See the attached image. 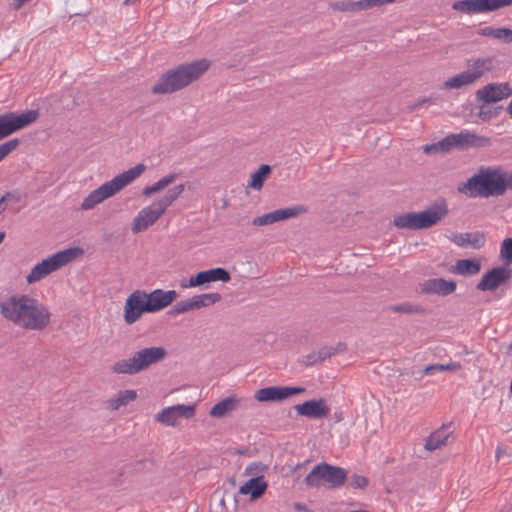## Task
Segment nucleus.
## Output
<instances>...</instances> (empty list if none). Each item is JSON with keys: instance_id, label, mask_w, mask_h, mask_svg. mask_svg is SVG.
<instances>
[{"instance_id": "nucleus-1", "label": "nucleus", "mask_w": 512, "mask_h": 512, "mask_svg": "<svg viewBox=\"0 0 512 512\" xmlns=\"http://www.w3.org/2000/svg\"><path fill=\"white\" fill-rule=\"evenodd\" d=\"M2 316L23 329L42 331L51 322L49 309L28 295H13L0 303Z\"/></svg>"}, {"instance_id": "nucleus-2", "label": "nucleus", "mask_w": 512, "mask_h": 512, "mask_svg": "<svg viewBox=\"0 0 512 512\" xmlns=\"http://www.w3.org/2000/svg\"><path fill=\"white\" fill-rule=\"evenodd\" d=\"M457 190L470 198L502 196L512 190V172L501 167L481 166L477 173L461 183Z\"/></svg>"}, {"instance_id": "nucleus-3", "label": "nucleus", "mask_w": 512, "mask_h": 512, "mask_svg": "<svg viewBox=\"0 0 512 512\" xmlns=\"http://www.w3.org/2000/svg\"><path fill=\"white\" fill-rule=\"evenodd\" d=\"M209 67L210 61L205 58L180 64L163 73L158 82L152 86L151 92L157 95L179 91L197 81Z\"/></svg>"}, {"instance_id": "nucleus-4", "label": "nucleus", "mask_w": 512, "mask_h": 512, "mask_svg": "<svg viewBox=\"0 0 512 512\" xmlns=\"http://www.w3.org/2000/svg\"><path fill=\"white\" fill-rule=\"evenodd\" d=\"M448 213L446 200L440 198L422 211L406 212L394 216L393 225L398 229L423 230L439 224Z\"/></svg>"}, {"instance_id": "nucleus-5", "label": "nucleus", "mask_w": 512, "mask_h": 512, "mask_svg": "<svg viewBox=\"0 0 512 512\" xmlns=\"http://www.w3.org/2000/svg\"><path fill=\"white\" fill-rule=\"evenodd\" d=\"M145 169V165L140 163L130 168L129 170L116 175L110 181L105 182L100 187L90 192L89 195L84 198L81 204V209H93L97 204L114 196L117 192L138 178L145 171Z\"/></svg>"}, {"instance_id": "nucleus-6", "label": "nucleus", "mask_w": 512, "mask_h": 512, "mask_svg": "<svg viewBox=\"0 0 512 512\" xmlns=\"http://www.w3.org/2000/svg\"><path fill=\"white\" fill-rule=\"evenodd\" d=\"M166 355L167 351L161 346L145 347L133 353L130 358L116 361L110 370L115 374L135 375L160 363Z\"/></svg>"}, {"instance_id": "nucleus-7", "label": "nucleus", "mask_w": 512, "mask_h": 512, "mask_svg": "<svg viewBox=\"0 0 512 512\" xmlns=\"http://www.w3.org/2000/svg\"><path fill=\"white\" fill-rule=\"evenodd\" d=\"M346 478L347 471L344 468L323 462L307 474L304 482L310 487L326 486L329 489H337L344 485Z\"/></svg>"}, {"instance_id": "nucleus-8", "label": "nucleus", "mask_w": 512, "mask_h": 512, "mask_svg": "<svg viewBox=\"0 0 512 512\" xmlns=\"http://www.w3.org/2000/svg\"><path fill=\"white\" fill-rule=\"evenodd\" d=\"M76 255V249L59 251L36 264L26 277L28 284L35 283L68 264Z\"/></svg>"}, {"instance_id": "nucleus-9", "label": "nucleus", "mask_w": 512, "mask_h": 512, "mask_svg": "<svg viewBox=\"0 0 512 512\" xmlns=\"http://www.w3.org/2000/svg\"><path fill=\"white\" fill-rule=\"evenodd\" d=\"M39 117L38 110H26L22 113L6 112L0 115V140L31 125Z\"/></svg>"}, {"instance_id": "nucleus-10", "label": "nucleus", "mask_w": 512, "mask_h": 512, "mask_svg": "<svg viewBox=\"0 0 512 512\" xmlns=\"http://www.w3.org/2000/svg\"><path fill=\"white\" fill-rule=\"evenodd\" d=\"M39 117L38 110H26L22 113L6 112L0 115V140L31 125Z\"/></svg>"}, {"instance_id": "nucleus-11", "label": "nucleus", "mask_w": 512, "mask_h": 512, "mask_svg": "<svg viewBox=\"0 0 512 512\" xmlns=\"http://www.w3.org/2000/svg\"><path fill=\"white\" fill-rule=\"evenodd\" d=\"M512 0H458L452 5L455 11L466 14L488 13L511 6Z\"/></svg>"}, {"instance_id": "nucleus-12", "label": "nucleus", "mask_w": 512, "mask_h": 512, "mask_svg": "<svg viewBox=\"0 0 512 512\" xmlns=\"http://www.w3.org/2000/svg\"><path fill=\"white\" fill-rule=\"evenodd\" d=\"M143 313H149L146 292L135 290L126 299L124 306V321L131 325L138 321Z\"/></svg>"}, {"instance_id": "nucleus-13", "label": "nucleus", "mask_w": 512, "mask_h": 512, "mask_svg": "<svg viewBox=\"0 0 512 512\" xmlns=\"http://www.w3.org/2000/svg\"><path fill=\"white\" fill-rule=\"evenodd\" d=\"M219 293H205L195 295L191 299L183 300L176 303L172 309L168 311V315L176 316L182 313H186L192 310H198L203 307H208L221 300Z\"/></svg>"}, {"instance_id": "nucleus-14", "label": "nucleus", "mask_w": 512, "mask_h": 512, "mask_svg": "<svg viewBox=\"0 0 512 512\" xmlns=\"http://www.w3.org/2000/svg\"><path fill=\"white\" fill-rule=\"evenodd\" d=\"M308 209L304 205H295L283 209L274 210L264 215L255 217L252 221L254 226H266L274 224L279 221L297 218L303 214H306Z\"/></svg>"}, {"instance_id": "nucleus-15", "label": "nucleus", "mask_w": 512, "mask_h": 512, "mask_svg": "<svg viewBox=\"0 0 512 512\" xmlns=\"http://www.w3.org/2000/svg\"><path fill=\"white\" fill-rule=\"evenodd\" d=\"M305 391L304 387L270 386L257 390L254 397L259 402H279Z\"/></svg>"}, {"instance_id": "nucleus-16", "label": "nucleus", "mask_w": 512, "mask_h": 512, "mask_svg": "<svg viewBox=\"0 0 512 512\" xmlns=\"http://www.w3.org/2000/svg\"><path fill=\"white\" fill-rule=\"evenodd\" d=\"M165 210L156 202L144 207L133 219L131 230L134 234L147 230L153 225L163 214Z\"/></svg>"}, {"instance_id": "nucleus-17", "label": "nucleus", "mask_w": 512, "mask_h": 512, "mask_svg": "<svg viewBox=\"0 0 512 512\" xmlns=\"http://www.w3.org/2000/svg\"><path fill=\"white\" fill-rule=\"evenodd\" d=\"M196 405L177 404L162 409L155 417L156 421L166 426H175L177 419H191L195 416Z\"/></svg>"}, {"instance_id": "nucleus-18", "label": "nucleus", "mask_w": 512, "mask_h": 512, "mask_svg": "<svg viewBox=\"0 0 512 512\" xmlns=\"http://www.w3.org/2000/svg\"><path fill=\"white\" fill-rule=\"evenodd\" d=\"M512 277V271L504 266H498L482 276L477 283L476 289L479 291H493L502 284L506 283Z\"/></svg>"}, {"instance_id": "nucleus-19", "label": "nucleus", "mask_w": 512, "mask_h": 512, "mask_svg": "<svg viewBox=\"0 0 512 512\" xmlns=\"http://www.w3.org/2000/svg\"><path fill=\"white\" fill-rule=\"evenodd\" d=\"M512 95V89L508 83H489L476 92L478 100L490 104L506 99Z\"/></svg>"}, {"instance_id": "nucleus-20", "label": "nucleus", "mask_w": 512, "mask_h": 512, "mask_svg": "<svg viewBox=\"0 0 512 512\" xmlns=\"http://www.w3.org/2000/svg\"><path fill=\"white\" fill-rule=\"evenodd\" d=\"M298 415L305 416L311 419H323L330 413V408L326 405L323 398L305 401L302 404L294 406Z\"/></svg>"}, {"instance_id": "nucleus-21", "label": "nucleus", "mask_w": 512, "mask_h": 512, "mask_svg": "<svg viewBox=\"0 0 512 512\" xmlns=\"http://www.w3.org/2000/svg\"><path fill=\"white\" fill-rule=\"evenodd\" d=\"M177 297L178 293L175 290L155 289L150 293L146 292L149 313H155L168 307Z\"/></svg>"}, {"instance_id": "nucleus-22", "label": "nucleus", "mask_w": 512, "mask_h": 512, "mask_svg": "<svg viewBox=\"0 0 512 512\" xmlns=\"http://www.w3.org/2000/svg\"><path fill=\"white\" fill-rule=\"evenodd\" d=\"M456 290V282L444 278H433L426 280L421 285V291L425 294H438L447 296Z\"/></svg>"}, {"instance_id": "nucleus-23", "label": "nucleus", "mask_w": 512, "mask_h": 512, "mask_svg": "<svg viewBox=\"0 0 512 512\" xmlns=\"http://www.w3.org/2000/svg\"><path fill=\"white\" fill-rule=\"evenodd\" d=\"M450 240L459 247H471L473 249H480L486 243L485 234L479 231L474 233H456Z\"/></svg>"}, {"instance_id": "nucleus-24", "label": "nucleus", "mask_w": 512, "mask_h": 512, "mask_svg": "<svg viewBox=\"0 0 512 512\" xmlns=\"http://www.w3.org/2000/svg\"><path fill=\"white\" fill-rule=\"evenodd\" d=\"M457 148L465 149L468 147H486L490 145V139L470 131H462L455 134Z\"/></svg>"}, {"instance_id": "nucleus-25", "label": "nucleus", "mask_w": 512, "mask_h": 512, "mask_svg": "<svg viewBox=\"0 0 512 512\" xmlns=\"http://www.w3.org/2000/svg\"><path fill=\"white\" fill-rule=\"evenodd\" d=\"M495 63V57L471 59L468 61V71L476 81L481 78L484 73L492 71L495 68Z\"/></svg>"}, {"instance_id": "nucleus-26", "label": "nucleus", "mask_w": 512, "mask_h": 512, "mask_svg": "<svg viewBox=\"0 0 512 512\" xmlns=\"http://www.w3.org/2000/svg\"><path fill=\"white\" fill-rule=\"evenodd\" d=\"M267 489V483L263 480L262 476H256L245 482L239 489L242 495H250L251 499L255 500L261 497Z\"/></svg>"}, {"instance_id": "nucleus-27", "label": "nucleus", "mask_w": 512, "mask_h": 512, "mask_svg": "<svg viewBox=\"0 0 512 512\" xmlns=\"http://www.w3.org/2000/svg\"><path fill=\"white\" fill-rule=\"evenodd\" d=\"M451 434L452 432L448 431V426L442 425L426 439L424 448L428 451H434L445 446Z\"/></svg>"}, {"instance_id": "nucleus-28", "label": "nucleus", "mask_w": 512, "mask_h": 512, "mask_svg": "<svg viewBox=\"0 0 512 512\" xmlns=\"http://www.w3.org/2000/svg\"><path fill=\"white\" fill-rule=\"evenodd\" d=\"M481 270V261L479 259H460L456 261L452 268V273L462 276L476 275Z\"/></svg>"}, {"instance_id": "nucleus-29", "label": "nucleus", "mask_w": 512, "mask_h": 512, "mask_svg": "<svg viewBox=\"0 0 512 512\" xmlns=\"http://www.w3.org/2000/svg\"><path fill=\"white\" fill-rule=\"evenodd\" d=\"M136 398L137 393L135 390H121L114 397L106 401V408L110 411H116Z\"/></svg>"}, {"instance_id": "nucleus-30", "label": "nucleus", "mask_w": 512, "mask_h": 512, "mask_svg": "<svg viewBox=\"0 0 512 512\" xmlns=\"http://www.w3.org/2000/svg\"><path fill=\"white\" fill-rule=\"evenodd\" d=\"M238 399L235 397H227L216 403L209 412L213 418H223L237 408Z\"/></svg>"}, {"instance_id": "nucleus-31", "label": "nucleus", "mask_w": 512, "mask_h": 512, "mask_svg": "<svg viewBox=\"0 0 512 512\" xmlns=\"http://www.w3.org/2000/svg\"><path fill=\"white\" fill-rule=\"evenodd\" d=\"M474 82V77H472L467 69L466 71H463L462 73H459L445 81L444 87L446 89H458L463 86L473 84Z\"/></svg>"}, {"instance_id": "nucleus-32", "label": "nucleus", "mask_w": 512, "mask_h": 512, "mask_svg": "<svg viewBox=\"0 0 512 512\" xmlns=\"http://www.w3.org/2000/svg\"><path fill=\"white\" fill-rule=\"evenodd\" d=\"M270 173L271 167L267 164H262L259 169L251 175L248 186L255 190H260Z\"/></svg>"}, {"instance_id": "nucleus-33", "label": "nucleus", "mask_w": 512, "mask_h": 512, "mask_svg": "<svg viewBox=\"0 0 512 512\" xmlns=\"http://www.w3.org/2000/svg\"><path fill=\"white\" fill-rule=\"evenodd\" d=\"M185 184H179L169 189L167 193L160 199L155 200L165 211L172 205L183 193Z\"/></svg>"}, {"instance_id": "nucleus-34", "label": "nucleus", "mask_w": 512, "mask_h": 512, "mask_svg": "<svg viewBox=\"0 0 512 512\" xmlns=\"http://www.w3.org/2000/svg\"><path fill=\"white\" fill-rule=\"evenodd\" d=\"M389 309L395 313H404V314H423L425 313V309L420 305H413L408 302H404L398 305H392Z\"/></svg>"}, {"instance_id": "nucleus-35", "label": "nucleus", "mask_w": 512, "mask_h": 512, "mask_svg": "<svg viewBox=\"0 0 512 512\" xmlns=\"http://www.w3.org/2000/svg\"><path fill=\"white\" fill-rule=\"evenodd\" d=\"M208 283L221 281V282H229L231 280V275L228 270L222 267L212 268L206 270Z\"/></svg>"}, {"instance_id": "nucleus-36", "label": "nucleus", "mask_w": 512, "mask_h": 512, "mask_svg": "<svg viewBox=\"0 0 512 512\" xmlns=\"http://www.w3.org/2000/svg\"><path fill=\"white\" fill-rule=\"evenodd\" d=\"M346 349V345L344 343H338L336 347H322L319 351H317V359L322 363L326 359L330 358L334 354L340 351H344Z\"/></svg>"}, {"instance_id": "nucleus-37", "label": "nucleus", "mask_w": 512, "mask_h": 512, "mask_svg": "<svg viewBox=\"0 0 512 512\" xmlns=\"http://www.w3.org/2000/svg\"><path fill=\"white\" fill-rule=\"evenodd\" d=\"M461 366L459 363H448V364H431L425 367L424 373L427 375L433 374L436 371H454L459 369Z\"/></svg>"}, {"instance_id": "nucleus-38", "label": "nucleus", "mask_w": 512, "mask_h": 512, "mask_svg": "<svg viewBox=\"0 0 512 512\" xmlns=\"http://www.w3.org/2000/svg\"><path fill=\"white\" fill-rule=\"evenodd\" d=\"M500 258L506 265L512 264V238H506L501 244Z\"/></svg>"}, {"instance_id": "nucleus-39", "label": "nucleus", "mask_w": 512, "mask_h": 512, "mask_svg": "<svg viewBox=\"0 0 512 512\" xmlns=\"http://www.w3.org/2000/svg\"><path fill=\"white\" fill-rule=\"evenodd\" d=\"M358 1H340L330 4V8L341 12H354L358 10Z\"/></svg>"}, {"instance_id": "nucleus-40", "label": "nucleus", "mask_w": 512, "mask_h": 512, "mask_svg": "<svg viewBox=\"0 0 512 512\" xmlns=\"http://www.w3.org/2000/svg\"><path fill=\"white\" fill-rule=\"evenodd\" d=\"M208 283L206 270L200 271L194 276L190 277L188 284L181 283L182 288L197 287Z\"/></svg>"}, {"instance_id": "nucleus-41", "label": "nucleus", "mask_w": 512, "mask_h": 512, "mask_svg": "<svg viewBox=\"0 0 512 512\" xmlns=\"http://www.w3.org/2000/svg\"><path fill=\"white\" fill-rule=\"evenodd\" d=\"M19 144L20 140L18 138H14L0 144V162L15 150Z\"/></svg>"}, {"instance_id": "nucleus-42", "label": "nucleus", "mask_w": 512, "mask_h": 512, "mask_svg": "<svg viewBox=\"0 0 512 512\" xmlns=\"http://www.w3.org/2000/svg\"><path fill=\"white\" fill-rule=\"evenodd\" d=\"M438 146L440 147L441 152H448L457 147L455 134H450L441 141H438Z\"/></svg>"}, {"instance_id": "nucleus-43", "label": "nucleus", "mask_w": 512, "mask_h": 512, "mask_svg": "<svg viewBox=\"0 0 512 512\" xmlns=\"http://www.w3.org/2000/svg\"><path fill=\"white\" fill-rule=\"evenodd\" d=\"M368 479L362 475L353 474L351 476L350 485L353 488L365 489L368 486Z\"/></svg>"}, {"instance_id": "nucleus-44", "label": "nucleus", "mask_w": 512, "mask_h": 512, "mask_svg": "<svg viewBox=\"0 0 512 512\" xmlns=\"http://www.w3.org/2000/svg\"><path fill=\"white\" fill-rule=\"evenodd\" d=\"M496 39L500 40L503 43H511L512 29L506 27L497 28Z\"/></svg>"}, {"instance_id": "nucleus-45", "label": "nucleus", "mask_w": 512, "mask_h": 512, "mask_svg": "<svg viewBox=\"0 0 512 512\" xmlns=\"http://www.w3.org/2000/svg\"><path fill=\"white\" fill-rule=\"evenodd\" d=\"M357 5L359 11L380 7L379 0H359Z\"/></svg>"}, {"instance_id": "nucleus-46", "label": "nucleus", "mask_w": 512, "mask_h": 512, "mask_svg": "<svg viewBox=\"0 0 512 512\" xmlns=\"http://www.w3.org/2000/svg\"><path fill=\"white\" fill-rule=\"evenodd\" d=\"M178 175L176 173H169L168 175L160 178L157 182L160 184L162 189L166 188L170 184L174 183Z\"/></svg>"}, {"instance_id": "nucleus-47", "label": "nucleus", "mask_w": 512, "mask_h": 512, "mask_svg": "<svg viewBox=\"0 0 512 512\" xmlns=\"http://www.w3.org/2000/svg\"><path fill=\"white\" fill-rule=\"evenodd\" d=\"M161 190H163V189L160 187V184L158 182H155L153 185L146 186L143 189L142 194L146 197H149L151 195H154V194L160 192Z\"/></svg>"}, {"instance_id": "nucleus-48", "label": "nucleus", "mask_w": 512, "mask_h": 512, "mask_svg": "<svg viewBox=\"0 0 512 512\" xmlns=\"http://www.w3.org/2000/svg\"><path fill=\"white\" fill-rule=\"evenodd\" d=\"M302 363L309 367V366H313L315 364H319L320 361L317 359V353L316 351H313L311 353H309L308 355H306L303 360H302Z\"/></svg>"}, {"instance_id": "nucleus-49", "label": "nucleus", "mask_w": 512, "mask_h": 512, "mask_svg": "<svg viewBox=\"0 0 512 512\" xmlns=\"http://www.w3.org/2000/svg\"><path fill=\"white\" fill-rule=\"evenodd\" d=\"M478 34L485 37H493L496 39L497 28L491 26H485L478 30Z\"/></svg>"}, {"instance_id": "nucleus-50", "label": "nucleus", "mask_w": 512, "mask_h": 512, "mask_svg": "<svg viewBox=\"0 0 512 512\" xmlns=\"http://www.w3.org/2000/svg\"><path fill=\"white\" fill-rule=\"evenodd\" d=\"M262 468H263V466L261 463H253V464L249 465L248 467H246L245 473L247 475L256 477L255 475L258 474L262 470Z\"/></svg>"}, {"instance_id": "nucleus-51", "label": "nucleus", "mask_w": 512, "mask_h": 512, "mask_svg": "<svg viewBox=\"0 0 512 512\" xmlns=\"http://www.w3.org/2000/svg\"><path fill=\"white\" fill-rule=\"evenodd\" d=\"M497 114V111H495V113H493L489 108H487L486 106L482 105L480 107V111H479V117L482 119V120H489L492 116L496 115Z\"/></svg>"}, {"instance_id": "nucleus-52", "label": "nucleus", "mask_w": 512, "mask_h": 512, "mask_svg": "<svg viewBox=\"0 0 512 512\" xmlns=\"http://www.w3.org/2000/svg\"><path fill=\"white\" fill-rule=\"evenodd\" d=\"M423 152L426 154H436L438 152H441L440 147L438 146V142L426 145L423 148Z\"/></svg>"}, {"instance_id": "nucleus-53", "label": "nucleus", "mask_w": 512, "mask_h": 512, "mask_svg": "<svg viewBox=\"0 0 512 512\" xmlns=\"http://www.w3.org/2000/svg\"><path fill=\"white\" fill-rule=\"evenodd\" d=\"M14 195L11 192H6L0 199V213L6 210V205L4 202L10 198H13Z\"/></svg>"}, {"instance_id": "nucleus-54", "label": "nucleus", "mask_w": 512, "mask_h": 512, "mask_svg": "<svg viewBox=\"0 0 512 512\" xmlns=\"http://www.w3.org/2000/svg\"><path fill=\"white\" fill-rule=\"evenodd\" d=\"M293 507L298 512H311L305 504H302L300 502L294 503Z\"/></svg>"}, {"instance_id": "nucleus-55", "label": "nucleus", "mask_w": 512, "mask_h": 512, "mask_svg": "<svg viewBox=\"0 0 512 512\" xmlns=\"http://www.w3.org/2000/svg\"><path fill=\"white\" fill-rule=\"evenodd\" d=\"M437 101L436 97H424L419 99V102L421 103V107L425 104H435Z\"/></svg>"}, {"instance_id": "nucleus-56", "label": "nucleus", "mask_w": 512, "mask_h": 512, "mask_svg": "<svg viewBox=\"0 0 512 512\" xmlns=\"http://www.w3.org/2000/svg\"><path fill=\"white\" fill-rule=\"evenodd\" d=\"M419 108H421V103L419 102V100H417L416 102L408 105V110L411 111V112L415 111V110H417Z\"/></svg>"}, {"instance_id": "nucleus-57", "label": "nucleus", "mask_w": 512, "mask_h": 512, "mask_svg": "<svg viewBox=\"0 0 512 512\" xmlns=\"http://www.w3.org/2000/svg\"><path fill=\"white\" fill-rule=\"evenodd\" d=\"M504 452H505V451H504L502 448L498 447V448L496 449V454H495L496 459H497V460H499V459H500V457L504 454Z\"/></svg>"}, {"instance_id": "nucleus-58", "label": "nucleus", "mask_w": 512, "mask_h": 512, "mask_svg": "<svg viewBox=\"0 0 512 512\" xmlns=\"http://www.w3.org/2000/svg\"><path fill=\"white\" fill-rule=\"evenodd\" d=\"M139 1L140 0H125L123 4L125 6H128V5H133V4H135V3L139 2Z\"/></svg>"}, {"instance_id": "nucleus-59", "label": "nucleus", "mask_w": 512, "mask_h": 512, "mask_svg": "<svg viewBox=\"0 0 512 512\" xmlns=\"http://www.w3.org/2000/svg\"><path fill=\"white\" fill-rule=\"evenodd\" d=\"M395 1L396 0H379V3H380V6H382V5H385V4L393 3Z\"/></svg>"}, {"instance_id": "nucleus-60", "label": "nucleus", "mask_w": 512, "mask_h": 512, "mask_svg": "<svg viewBox=\"0 0 512 512\" xmlns=\"http://www.w3.org/2000/svg\"><path fill=\"white\" fill-rule=\"evenodd\" d=\"M507 112L512 116V99H511V102L509 103V105L507 107Z\"/></svg>"}, {"instance_id": "nucleus-61", "label": "nucleus", "mask_w": 512, "mask_h": 512, "mask_svg": "<svg viewBox=\"0 0 512 512\" xmlns=\"http://www.w3.org/2000/svg\"><path fill=\"white\" fill-rule=\"evenodd\" d=\"M5 235H6L5 232H3V231L0 232V244L3 242Z\"/></svg>"}, {"instance_id": "nucleus-62", "label": "nucleus", "mask_w": 512, "mask_h": 512, "mask_svg": "<svg viewBox=\"0 0 512 512\" xmlns=\"http://www.w3.org/2000/svg\"><path fill=\"white\" fill-rule=\"evenodd\" d=\"M510 392L512 394V378H511V384H510Z\"/></svg>"}, {"instance_id": "nucleus-63", "label": "nucleus", "mask_w": 512, "mask_h": 512, "mask_svg": "<svg viewBox=\"0 0 512 512\" xmlns=\"http://www.w3.org/2000/svg\"><path fill=\"white\" fill-rule=\"evenodd\" d=\"M509 349H510V351H512V343L510 344Z\"/></svg>"}, {"instance_id": "nucleus-64", "label": "nucleus", "mask_w": 512, "mask_h": 512, "mask_svg": "<svg viewBox=\"0 0 512 512\" xmlns=\"http://www.w3.org/2000/svg\"><path fill=\"white\" fill-rule=\"evenodd\" d=\"M246 0H241L240 3H244Z\"/></svg>"}]
</instances>
